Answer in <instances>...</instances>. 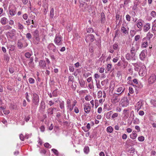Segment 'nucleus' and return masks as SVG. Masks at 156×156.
<instances>
[{
  "label": "nucleus",
  "mask_w": 156,
  "mask_h": 156,
  "mask_svg": "<svg viewBox=\"0 0 156 156\" xmlns=\"http://www.w3.org/2000/svg\"><path fill=\"white\" fill-rule=\"evenodd\" d=\"M130 50V52L131 54L132 60H135L136 58L135 57V53L139 48V46L137 44H133Z\"/></svg>",
  "instance_id": "1"
},
{
  "label": "nucleus",
  "mask_w": 156,
  "mask_h": 156,
  "mask_svg": "<svg viewBox=\"0 0 156 156\" xmlns=\"http://www.w3.org/2000/svg\"><path fill=\"white\" fill-rule=\"evenodd\" d=\"M54 42L56 45H61L63 42L62 37L60 34H56L54 40Z\"/></svg>",
  "instance_id": "2"
},
{
  "label": "nucleus",
  "mask_w": 156,
  "mask_h": 156,
  "mask_svg": "<svg viewBox=\"0 0 156 156\" xmlns=\"http://www.w3.org/2000/svg\"><path fill=\"white\" fill-rule=\"evenodd\" d=\"M39 98L38 95L36 93L33 94L32 102L33 105L37 106L38 105Z\"/></svg>",
  "instance_id": "3"
},
{
  "label": "nucleus",
  "mask_w": 156,
  "mask_h": 156,
  "mask_svg": "<svg viewBox=\"0 0 156 156\" xmlns=\"http://www.w3.org/2000/svg\"><path fill=\"white\" fill-rule=\"evenodd\" d=\"M120 95V93H114L112 96V102L115 104L119 102L120 100L119 96Z\"/></svg>",
  "instance_id": "4"
},
{
  "label": "nucleus",
  "mask_w": 156,
  "mask_h": 156,
  "mask_svg": "<svg viewBox=\"0 0 156 156\" xmlns=\"http://www.w3.org/2000/svg\"><path fill=\"white\" fill-rule=\"evenodd\" d=\"M85 41L87 43L92 42L95 40L94 36L93 34H87L85 37Z\"/></svg>",
  "instance_id": "5"
},
{
  "label": "nucleus",
  "mask_w": 156,
  "mask_h": 156,
  "mask_svg": "<svg viewBox=\"0 0 156 156\" xmlns=\"http://www.w3.org/2000/svg\"><path fill=\"white\" fill-rule=\"evenodd\" d=\"M120 103V104L122 107H126L129 104L127 97H124L121 100Z\"/></svg>",
  "instance_id": "6"
},
{
  "label": "nucleus",
  "mask_w": 156,
  "mask_h": 156,
  "mask_svg": "<svg viewBox=\"0 0 156 156\" xmlns=\"http://www.w3.org/2000/svg\"><path fill=\"white\" fill-rule=\"evenodd\" d=\"M16 8L14 7H9V10L10 15L12 16H14L16 14Z\"/></svg>",
  "instance_id": "7"
},
{
  "label": "nucleus",
  "mask_w": 156,
  "mask_h": 156,
  "mask_svg": "<svg viewBox=\"0 0 156 156\" xmlns=\"http://www.w3.org/2000/svg\"><path fill=\"white\" fill-rule=\"evenodd\" d=\"M139 74L141 76H144L146 73V68L144 65H142L139 70Z\"/></svg>",
  "instance_id": "8"
},
{
  "label": "nucleus",
  "mask_w": 156,
  "mask_h": 156,
  "mask_svg": "<svg viewBox=\"0 0 156 156\" xmlns=\"http://www.w3.org/2000/svg\"><path fill=\"white\" fill-rule=\"evenodd\" d=\"M156 80V76L154 74L151 75L148 79V82L149 84H152Z\"/></svg>",
  "instance_id": "9"
},
{
  "label": "nucleus",
  "mask_w": 156,
  "mask_h": 156,
  "mask_svg": "<svg viewBox=\"0 0 156 156\" xmlns=\"http://www.w3.org/2000/svg\"><path fill=\"white\" fill-rule=\"evenodd\" d=\"M48 48L54 52H55L56 51V46L53 43L49 44L48 46Z\"/></svg>",
  "instance_id": "10"
},
{
  "label": "nucleus",
  "mask_w": 156,
  "mask_h": 156,
  "mask_svg": "<svg viewBox=\"0 0 156 156\" xmlns=\"http://www.w3.org/2000/svg\"><path fill=\"white\" fill-rule=\"evenodd\" d=\"M133 65L134 67L135 70L138 71L141 67L140 66V64L139 63H133Z\"/></svg>",
  "instance_id": "11"
},
{
  "label": "nucleus",
  "mask_w": 156,
  "mask_h": 156,
  "mask_svg": "<svg viewBox=\"0 0 156 156\" xmlns=\"http://www.w3.org/2000/svg\"><path fill=\"white\" fill-rule=\"evenodd\" d=\"M148 42H149L148 40H147L144 38H143L142 39V43L141 45L142 47L144 48H146Z\"/></svg>",
  "instance_id": "12"
},
{
  "label": "nucleus",
  "mask_w": 156,
  "mask_h": 156,
  "mask_svg": "<svg viewBox=\"0 0 156 156\" xmlns=\"http://www.w3.org/2000/svg\"><path fill=\"white\" fill-rule=\"evenodd\" d=\"M40 67L43 69H45L46 67V63L45 61L44 60H42L40 61L39 62Z\"/></svg>",
  "instance_id": "13"
},
{
  "label": "nucleus",
  "mask_w": 156,
  "mask_h": 156,
  "mask_svg": "<svg viewBox=\"0 0 156 156\" xmlns=\"http://www.w3.org/2000/svg\"><path fill=\"white\" fill-rule=\"evenodd\" d=\"M146 52V51L145 50H143L140 53V59L141 60H144V58H145L146 55H145V53Z\"/></svg>",
  "instance_id": "14"
},
{
  "label": "nucleus",
  "mask_w": 156,
  "mask_h": 156,
  "mask_svg": "<svg viewBox=\"0 0 156 156\" xmlns=\"http://www.w3.org/2000/svg\"><path fill=\"white\" fill-rule=\"evenodd\" d=\"M150 24L149 23H147L145 24L143 27V30L144 32H147L150 28Z\"/></svg>",
  "instance_id": "15"
},
{
  "label": "nucleus",
  "mask_w": 156,
  "mask_h": 156,
  "mask_svg": "<svg viewBox=\"0 0 156 156\" xmlns=\"http://www.w3.org/2000/svg\"><path fill=\"white\" fill-rule=\"evenodd\" d=\"M101 23H105V14L103 12H102L101 14Z\"/></svg>",
  "instance_id": "16"
},
{
  "label": "nucleus",
  "mask_w": 156,
  "mask_h": 156,
  "mask_svg": "<svg viewBox=\"0 0 156 156\" xmlns=\"http://www.w3.org/2000/svg\"><path fill=\"white\" fill-rule=\"evenodd\" d=\"M137 136V134L136 131H133L132 133L130 135V137L133 140L135 139Z\"/></svg>",
  "instance_id": "17"
},
{
  "label": "nucleus",
  "mask_w": 156,
  "mask_h": 156,
  "mask_svg": "<svg viewBox=\"0 0 156 156\" xmlns=\"http://www.w3.org/2000/svg\"><path fill=\"white\" fill-rule=\"evenodd\" d=\"M34 43L36 45L39 44L40 41V38L39 37H34Z\"/></svg>",
  "instance_id": "18"
},
{
  "label": "nucleus",
  "mask_w": 156,
  "mask_h": 156,
  "mask_svg": "<svg viewBox=\"0 0 156 156\" xmlns=\"http://www.w3.org/2000/svg\"><path fill=\"white\" fill-rule=\"evenodd\" d=\"M45 107V106L44 102L43 101H42L41 103L39 110L40 111L41 110V111H42L44 109Z\"/></svg>",
  "instance_id": "19"
},
{
  "label": "nucleus",
  "mask_w": 156,
  "mask_h": 156,
  "mask_svg": "<svg viewBox=\"0 0 156 156\" xmlns=\"http://www.w3.org/2000/svg\"><path fill=\"white\" fill-rule=\"evenodd\" d=\"M153 36V34L149 32L147 34L146 37H144V38L148 40V41L150 42V39Z\"/></svg>",
  "instance_id": "20"
},
{
  "label": "nucleus",
  "mask_w": 156,
  "mask_h": 156,
  "mask_svg": "<svg viewBox=\"0 0 156 156\" xmlns=\"http://www.w3.org/2000/svg\"><path fill=\"white\" fill-rule=\"evenodd\" d=\"M17 47L21 49L23 48V43L20 40L18 41L17 43Z\"/></svg>",
  "instance_id": "21"
},
{
  "label": "nucleus",
  "mask_w": 156,
  "mask_h": 156,
  "mask_svg": "<svg viewBox=\"0 0 156 156\" xmlns=\"http://www.w3.org/2000/svg\"><path fill=\"white\" fill-rule=\"evenodd\" d=\"M84 110L85 112L87 113H89L90 110V108L89 106L87 105L86 106L84 105Z\"/></svg>",
  "instance_id": "22"
},
{
  "label": "nucleus",
  "mask_w": 156,
  "mask_h": 156,
  "mask_svg": "<svg viewBox=\"0 0 156 156\" xmlns=\"http://www.w3.org/2000/svg\"><path fill=\"white\" fill-rule=\"evenodd\" d=\"M33 37H39V32L37 29L35 30L34 31L32 32Z\"/></svg>",
  "instance_id": "23"
},
{
  "label": "nucleus",
  "mask_w": 156,
  "mask_h": 156,
  "mask_svg": "<svg viewBox=\"0 0 156 156\" xmlns=\"http://www.w3.org/2000/svg\"><path fill=\"white\" fill-rule=\"evenodd\" d=\"M125 90L124 87H119L117 90V92L119 93H120V95L123 92H124Z\"/></svg>",
  "instance_id": "24"
},
{
  "label": "nucleus",
  "mask_w": 156,
  "mask_h": 156,
  "mask_svg": "<svg viewBox=\"0 0 156 156\" xmlns=\"http://www.w3.org/2000/svg\"><path fill=\"white\" fill-rule=\"evenodd\" d=\"M60 107V108L63 110V113L65 112V107H64V102L62 101L60 102L59 104Z\"/></svg>",
  "instance_id": "25"
},
{
  "label": "nucleus",
  "mask_w": 156,
  "mask_h": 156,
  "mask_svg": "<svg viewBox=\"0 0 156 156\" xmlns=\"http://www.w3.org/2000/svg\"><path fill=\"white\" fill-rule=\"evenodd\" d=\"M121 30L122 32L124 34H126L128 33V31L125 28L123 24H122V26L121 28Z\"/></svg>",
  "instance_id": "26"
},
{
  "label": "nucleus",
  "mask_w": 156,
  "mask_h": 156,
  "mask_svg": "<svg viewBox=\"0 0 156 156\" xmlns=\"http://www.w3.org/2000/svg\"><path fill=\"white\" fill-rule=\"evenodd\" d=\"M137 27L139 28V30L141 31L142 29V26L143 24L141 22L139 21V20H138L137 23Z\"/></svg>",
  "instance_id": "27"
},
{
  "label": "nucleus",
  "mask_w": 156,
  "mask_h": 156,
  "mask_svg": "<svg viewBox=\"0 0 156 156\" xmlns=\"http://www.w3.org/2000/svg\"><path fill=\"white\" fill-rule=\"evenodd\" d=\"M7 21V19L5 17L2 18L1 20V23L2 25H5L6 24Z\"/></svg>",
  "instance_id": "28"
},
{
  "label": "nucleus",
  "mask_w": 156,
  "mask_h": 156,
  "mask_svg": "<svg viewBox=\"0 0 156 156\" xmlns=\"http://www.w3.org/2000/svg\"><path fill=\"white\" fill-rule=\"evenodd\" d=\"M54 111L52 109V107L48 108L47 111V114L48 115H51L54 113Z\"/></svg>",
  "instance_id": "29"
},
{
  "label": "nucleus",
  "mask_w": 156,
  "mask_h": 156,
  "mask_svg": "<svg viewBox=\"0 0 156 156\" xmlns=\"http://www.w3.org/2000/svg\"><path fill=\"white\" fill-rule=\"evenodd\" d=\"M113 129L111 126H109L106 129V131L107 132L109 133H111L112 132Z\"/></svg>",
  "instance_id": "30"
},
{
  "label": "nucleus",
  "mask_w": 156,
  "mask_h": 156,
  "mask_svg": "<svg viewBox=\"0 0 156 156\" xmlns=\"http://www.w3.org/2000/svg\"><path fill=\"white\" fill-rule=\"evenodd\" d=\"M83 151L85 153L88 154L89 151V147L87 146H85L84 148Z\"/></svg>",
  "instance_id": "31"
},
{
  "label": "nucleus",
  "mask_w": 156,
  "mask_h": 156,
  "mask_svg": "<svg viewBox=\"0 0 156 156\" xmlns=\"http://www.w3.org/2000/svg\"><path fill=\"white\" fill-rule=\"evenodd\" d=\"M15 33V30L13 29L12 30H11L9 32H8V34H9V35H11V36L13 37Z\"/></svg>",
  "instance_id": "32"
},
{
  "label": "nucleus",
  "mask_w": 156,
  "mask_h": 156,
  "mask_svg": "<svg viewBox=\"0 0 156 156\" xmlns=\"http://www.w3.org/2000/svg\"><path fill=\"white\" fill-rule=\"evenodd\" d=\"M112 113V112L111 111L107 113L106 114V117L108 119H109L110 118L111 115Z\"/></svg>",
  "instance_id": "33"
},
{
  "label": "nucleus",
  "mask_w": 156,
  "mask_h": 156,
  "mask_svg": "<svg viewBox=\"0 0 156 156\" xmlns=\"http://www.w3.org/2000/svg\"><path fill=\"white\" fill-rule=\"evenodd\" d=\"M54 9L53 8H52L51 9V11H50V17L51 18H53V17L54 16Z\"/></svg>",
  "instance_id": "34"
},
{
  "label": "nucleus",
  "mask_w": 156,
  "mask_h": 156,
  "mask_svg": "<svg viewBox=\"0 0 156 156\" xmlns=\"http://www.w3.org/2000/svg\"><path fill=\"white\" fill-rule=\"evenodd\" d=\"M77 103V101L76 100H75L73 101V104L72 105V107L71 108L70 106H69L70 108V111H71L73 109L75 105Z\"/></svg>",
  "instance_id": "35"
},
{
  "label": "nucleus",
  "mask_w": 156,
  "mask_h": 156,
  "mask_svg": "<svg viewBox=\"0 0 156 156\" xmlns=\"http://www.w3.org/2000/svg\"><path fill=\"white\" fill-rule=\"evenodd\" d=\"M4 58L5 60H6L7 62L9 61V57L8 54H4Z\"/></svg>",
  "instance_id": "36"
},
{
  "label": "nucleus",
  "mask_w": 156,
  "mask_h": 156,
  "mask_svg": "<svg viewBox=\"0 0 156 156\" xmlns=\"http://www.w3.org/2000/svg\"><path fill=\"white\" fill-rule=\"evenodd\" d=\"M126 59L127 60H130V59H132L131 55V56L130 54L129 53H127L126 56Z\"/></svg>",
  "instance_id": "37"
},
{
  "label": "nucleus",
  "mask_w": 156,
  "mask_h": 156,
  "mask_svg": "<svg viewBox=\"0 0 156 156\" xmlns=\"http://www.w3.org/2000/svg\"><path fill=\"white\" fill-rule=\"evenodd\" d=\"M87 32L89 33H91L94 31L93 29L90 27L87 28Z\"/></svg>",
  "instance_id": "38"
},
{
  "label": "nucleus",
  "mask_w": 156,
  "mask_h": 156,
  "mask_svg": "<svg viewBox=\"0 0 156 156\" xmlns=\"http://www.w3.org/2000/svg\"><path fill=\"white\" fill-rule=\"evenodd\" d=\"M26 38L28 40H30L32 38V35L30 33H27L26 34Z\"/></svg>",
  "instance_id": "39"
},
{
  "label": "nucleus",
  "mask_w": 156,
  "mask_h": 156,
  "mask_svg": "<svg viewBox=\"0 0 156 156\" xmlns=\"http://www.w3.org/2000/svg\"><path fill=\"white\" fill-rule=\"evenodd\" d=\"M81 87H84L85 84V82L83 80H81L79 82Z\"/></svg>",
  "instance_id": "40"
},
{
  "label": "nucleus",
  "mask_w": 156,
  "mask_h": 156,
  "mask_svg": "<svg viewBox=\"0 0 156 156\" xmlns=\"http://www.w3.org/2000/svg\"><path fill=\"white\" fill-rule=\"evenodd\" d=\"M18 29L20 30H23L24 28V27L23 25L19 23L18 24Z\"/></svg>",
  "instance_id": "41"
},
{
  "label": "nucleus",
  "mask_w": 156,
  "mask_h": 156,
  "mask_svg": "<svg viewBox=\"0 0 156 156\" xmlns=\"http://www.w3.org/2000/svg\"><path fill=\"white\" fill-rule=\"evenodd\" d=\"M102 95L101 91L100 90L98 91V98H100L102 97Z\"/></svg>",
  "instance_id": "42"
},
{
  "label": "nucleus",
  "mask_w": 156,
  "mask_h": 156,
  "mask_svg": "<svg viewBox=\"0 0 156 156\" xmlns=\"http://www.w3.org/2000/svg\"><path fill=\"white\" fill-rule=\"evenodd\" d=\"M51 151L55 155H58V151L56 149L53 148L52 149Z\"/></svg>",
  "instance_id": "43"
},
{
  "label": "nucleus",
  "mask_w": 156,
  "mask_h": 156,
  "mask_svg": "<svg viewBox=\"0 0 156 156\" xmlns=\"http://www.w3.org/2000/svg\"><path fill=\"white\" fill-rule=\"evenodd\" d=\"M29 95H28V93L27 92H26V94H25V98H26V100H27V101L28 102H30V101L29 99Z\"/></svg>",
  "instance_id": "44"
},
{
  "label": "nucleus",
  "mask_w": 156,
  "mask_h": 156,
  "mask_svg": "<svg viewBox=\"0 0 156 156\" xmlns=\"http://www.w3.org/2000/svg\"><path fill=\"white\" fill-rule=\"evenodd\" d=\"M31 55V54L29 52H27L25 53V56L28 58H30V57Z\"/></svg>",
  "instance_id": "45"
},
{
  "label": "nucleus",
  "mask_w": 156,
  "mask_h": 156,
  "mask_svg": "<svg viewBox=\"0 0 156 156\" xmlns=\"http://www.w3.org/2000/svg\"><path fill=\"white\" fill-rule=\"evenodd\" d=\"M151 15L153 17H155L156 16V13L154 11H152L151 13Z\"/></svg>",
  "instance_id": "46"
},
{
  "label": "nucleus",
  "mask_w": 156,
  "mask_h": 156,
  "mask_svg": "<svg viewBox=\"0 0 156 156\" xmlns=\"http://www.w3.org/2000/svg\"><path fill=\"white\" fill-rule=\"evenodd\" d=\"M29 82L31 84L34 83V80L32 78H29Z\"/></svg>",
  "instance_id": "47"
},
{
  "label": "nucleus",
  "mask_w": 156,
  "mask_h": 156,
  "mask_svg": "<svg viewBox=\"0 0 156 156\" xmlns=\"http://www.w3.org/2000/svg\"><path fill=\"white\" fill-rule=\"evenodd\" d=\"M138 140L139 141L142 142L144 141V138L143 136H139L138 138Z\"/></svg>",
  "instance_id": "48"
},
{
  "label": "nucleus",
  "mask_w": 156,
  "mask_h": 156,
  "mask_svg": "<svg viewBox=\"0 0 156 156\" xmlns=\"http://www.w3.org/2000/svg\"><path fill=\"white\" fill-rule=\"evenodd\" d=\"M28 65L29 66L31 69L33 68L35 66L34 63L33 62L31 63H29Z\"/></svg>",
  "instance_id": "49"
},
{
  "label": "nucleus",
  "mask_w": 156,
  "mask_h": 156,
  "mask_svg": "<svg viewBox=\"0 0 156 156\" xmlns=\"http://www.w3.org/2000/svg\"><path fill=\"white\" fill-rule=\"evenodd\" d=\"M69 80L68 81H71L73 82V79H74V77L73 76H69Z\"/></svg>",
  "instance_id": "50"
},
{
  "label": "nucleus",
  "mask_w": 156,
  "mask_h": 156,
  "mask_svg": "<svg viewBox=\"0 0 156 156\" xmlns=\"http://www.w3.org/2000/svg\"><path fill=\"white\" fill-rule=\"evenodd\" d=\"M108 79H106L104 80L101 82V83L102 86H104L106 83H108Z\"/></svg>",
  "instance_id": "51"
},
{
  "label": "nucleus",
  "mask_w": 156,
  "mask_h": 156,
  "mask_svg": "<svg viewBox=\"0 0 156 156\" xmlns=\"http://www.w3.org/2000/svg\"><path fill=\"white\" fill-rule=\"evenodd\" d=\"M52 96L53 97H56L57 95V90H54L52 93Z\"/></svg>",
  "instance_id": "52"
},
{
  "label": "nucleus",
  "mask_w": 156,
  "mask_h": 156,
  "mask_svg": "<svg viewBox=\"0 0 156 156\" xmlns=\"http://www.w3.org/2000/svg\"><path fill=\"white\" fill-rule=\"evenodd\" d=\"M152 30L153 31H156V25L155 24H154L153 25Z\"/></svg>",
  "instance_id": "53"
},
{
  "label": "nucleus",
  "mask_w": 156,
  "mask_h": 156,
  "mask_svg": "<svg viewBox=\"0 0 156 156\" xmlns=\"http://www.w3.org/2000/svg\"><path fill=\"white\" fill-rule=\"evenodd\" d=\"M140 35H136L135 37V40L136 41H137L140 38Z\"/></svg>",
  "instance_id": "54"
},
{
  "label": "nucleus",
  "mask_w": 156,
  "mask_h": 156,
  "mask_svg": "<svg viewBox=\"0 0 156 156\" xmlns=\"http://www.w3.org/2000/svg\"><path fill=\"white\" fill-rule=\"evenodd\" d=\"M30 118V115H28V116H27V117H26L24 118L25 120L27 122L29 120Z\"/></svg>",
  "instance_id": "55"
},
{
  "label": "nucleus",
  "mask_w": 156,
  "mask_h": 156,
  "mask_svg": "<svg viewBox=\"0 0 156 156\" xmlns=\"http://www.w3.org/2000/svg\"><path fill=\"white\" fill-rule=\"evenodd\" d=\"M41 131L42 132H44L45 130V127L44 126H41L40 127Z\"/></svg>",
  "instance_id": "56"
},
{
  "label": "nucleus",
  "mask_w": 156,
  "mask_h": 156,
  "mask_svg": "<svg viewBox=\"0 0 156 156\" xmlns=\"http://www.w3.org/2000/svg\"><path fill=\"white\" fill-rule=\"evenodd\" d=\"M24 137L23 135L21 134L20 135V138L22 141H24Z\"/></svg>",
  "instance_id": "57"
},
{
  "label": "nucleus",
  "mask_w": 156,
  "mask_h": 156,
  "mask_svg": "<svg viewBox=\"0 0 156 156\" xmlns=\"http://www.w3.org/2000/svg\"><path fill=\"white\" fill-rule=\"evenodd\" d=\"M118 116V114L117 113H114L112 116V119H114L115 117H116Z\"/></svg>",
  "instance_id": "58"
},
{
  "label": "nucleus",
  "mask_w": 156,
  "mask_h": 156,
  "mask_svg": "<svg viewBox=\"0 0 156 156\" xmlns=\"http://www.w3.org/2000/svg\"><path fill=\"white\" fill-rule=\"evenodd\" d=\"M40 153L41 154H45L46 153V151L44 149H41L40 150Z\"/></svg>",
  "instance_id": "59"
},
{
  "label": "nucleus",
  "mask_w": 156,
  "mask_h": 156,
  "mask_svg": "<svg viewBox=\"0 0 156 156\" xmlns=\"http://www.w3.org/2000/svg\"><path fill=\"white\" fill-rule=\"evenodd\" d=\"M69 70L70 72H73L74 71V68L73 66H70L69 67Z\"/></svg>",
  "instance_id": "60"
},
{
  "label": "nucleus",
  "mask_w": 156,
  "mask_h": 156,
  "mask_svg": "<svg viewBox=\"0 0 156 156\" xmlns=\"http://www.w3.org/2000/svg\"><path fill=\"white\" fill-rule=\"evenodd\" d=\"M112 67V65L111 64H109L107 66V69L108 71H109L110 70L111 68Z\"/></svg>",
  "instance_id": "61"
},
{
  "label": "nucleus",
  "mask_w": 156,
  "mask_h": 156,
  "mask_svg": "<svg viewBox=\"0 0 156 156\" xmlns=\"http://www.w3.org/2000/svg\"><path fill=\"white\" fill-rule=\"evenodd\" d=\"M113 48L115 50H116L118 48V45L116 44H115L113 46Z\"/></svg>",
  "instance_id": "62"
},
{
  "label": "nucleus",
  "mask_w": 156,
  "mask_h": 156,
  "mask_svg": "<svg viewBox=\"0 0 156 156\" xmlns=\"http://www.w3.org/2000/svg\"><path fill=\"white\" fill-rule=\"evenodd\" d=\"M11 27L9 25H6L4 27V29L5 30H8L11 29Z\"/></svg>",
  "instance_id": "63"
},
{
  "label": "nucleus",
  "mask_w": 156,
  "mask_h": 156,
  "mask_svg": "<svg viewBox=\"0 0 156 156\" xmlns=\"http://www.w3.org/2000/svg\"><path fill=\"white\" fill-rule=\"evenodd\" d=\"M23 17L24 20H27L28 18V15L27 14L25 13L23 15Z\"/></svg>",
  "instance_id": "64"
}]
</instances>
